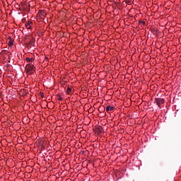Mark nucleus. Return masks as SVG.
I'll use <instances>...</instances> for the list:
<instances>
[{"mask_svg":"<svg viewBox=\"0 0 181 181\" xmlns=\"http://www.w3.org/2000/svg\"><path fill=\"white\" fill-rule=\"evenodd\" d=\"M8 46L11 47V46H13V42L9 41Z\"/></svg>","mask_w":181,"mask_h":181,"instance_id":"6e6552de","label":"nucleus"},{"mask_svg":"<svg viewBox=\"0 0 181 181\" xmlns=\"http://www.w3.org/2000/svg\"><path fill=\"white\" fill-rule=\"evenodd\" d=\"M97 132L98 134H101L103 132V129L101 128H98V129H97Z\"/></svg>","mask_w":181,"mask_h":181,"instance_id":"0eeeda50","label":"nucleus"},{"mask_svg":"<svg viewBox=\"0 0 181 181\" xmlns=\"http://www.w3.org/2000/svg\"><path fill=\"white\" fill-rule=\"evenodd\" d=\"M30 23H32V22H29L26 24L27 29H30V28H32V25H30Z\"/></svg>","mask_w":181,"mask_h":181,"instance_id":"39448f33","label":"nucleus"},{"mask_svg":"<svg viewBox=\"0 0 181 181\" xmlns=\"http://www.w3.org/2000/svg\"><path fill=\"white\" fill-rule=\"evenodd\" d=\"M40 13H45V11H41Z\"/></svg>","mask_w":181,"mask_h":181,"instance_id":"f8f14e48","label":"nucleus"},{"mask_svg":"<svg viewBox=\"0 0 181 181\" xmlns=\"http://www.w3.org/2000/svg\"><path fill=\"white\" fill-rule=\"evenodd\" d=\"M41 97L43 98V97H45V95H43V93H41Z\"/></svg>","mask_w":181,"mask_h":181,"instance_id":"9b49d317","label":"nucleus"},{"mask_svg":"<svg viewBox=\"0 0 181 181\" xmlns=\"http://www.w3.org/2000/svg\"><path fill=\"white\" fill-rule=\"evenodd\" d=\"M26 73H30V74H33L35 73V66L28 64L25 66Z\"/></svg>","mask_w":181,"mask_h":181,"instance_id":"f257e3e1","label":"nucleus"},{"mask_svg":"<svg viewBox=\"0 0 181 181\" xmlns=\"http://www.w3.org/2000/svg\"><path fill=\"white\" fill-rule=\"evenodd\" d=\"M154 103L158 105V107H160L162 104H164L165 100L163 98H155Z\"/></svg>","mask_w":181,"mask_h":181,"instance_id":"f03ea898","label":"nucleus"},{"mask_svg":"<svg viewBox=\"0 0 181 181\" xmlns=\"http://www.w3.org/2000/svg\"><path fill=\"white\" fill-rule=\"evenodd\" d=\"M59 98H58L59 101H63V98L60 97V95H58Z\"/></svg>","mask_w":181,"mask_h":181,"instance_id":"1a4fd4ad","label":"nucleus"},{"mask_svg":"<svg viewBox=\"0 0 181 181\" xmlns=\"http://www.w3.org/2000/svg\"><path fill=\"white\" fill-rule=\"evenodd\" d=\"M25 60H26V62H28V63H32V62H35V59H33V58H29V57H27L26 59H25Z\"/></svg>","mask_w":181,"mask_h":181,"instance_id":"20e7f679","label":"nucleus"},{"mask_svg":"<svg viewBox=\"0 0 181 181\" xmlns=\"http://www.w3.org/2000/svg\"><path fill=\"white\" fill-rule=\"evenodd\" d=\"M114 110V107L113 106H111V105H107L106 107V111L107 112H110V111H113Z\"/></svg>","mask_w":181,"mask_h":181,"instance_id":"7ed1b4c3","label":"nucleus"},{"mask_svg":"<svg viewBox=\"0 0 181 181\" xmlns=\"http://www.w3.org/2000/svg\"><path fill=\"white\" fill-rule=\"evenodd\" d=\"M128 2L129 3V2H131V1H129Z\"/></svg>","mask_w":181,"mask_h":181,"instance_id":"ddd939ff","label":"nucleus"},{"mask_svg":"<svg viewBox=\"0 0 181 181\" xmlns=\"http://www.w3.org/2000/svg\"><path fill=\"white\" fill-rule=\"evenodd\" d=\"M66 93L67 94H70V93H71V88L68 87L66 89Z\"/></svg>","mask_w":181,"mask_h":181,"instance_id":"423d86ee","label":"nucleus"},{"mask_svg":"<svg viewBox=\"0 0 181 181\" xmlns=\"http://www.w3.org/2000/svg\"><path fill=\"white\" fill-rule=\"evenodd\" d=\"M139 23H142V25H145V21H140Z\"/></svg>","mask_w":181,"mask_h":181,"instance_id":"9d476101","label":"nucleus"}]
</instances>
